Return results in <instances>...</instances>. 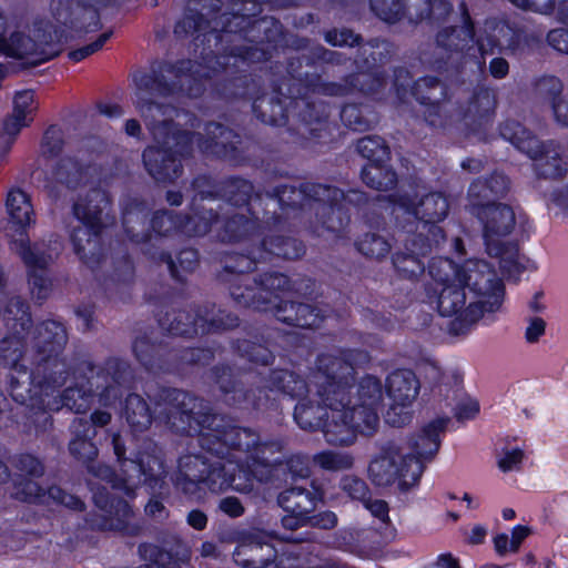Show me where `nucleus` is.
Listing matches in <instances>:
<instances>
[{
    "instance_id": "nucleus-1",
    "label": "nucleus",
    "mask_w": 568,
    "mask_h": 568,
    "mask_svg": "<svg viewBox=\"0 0 568 568\" xmlns=\"http://www.w3.org/2000/svg\"><path fill=\"white\" fill-rule=\"evenodd\" d=\"M150 131L153 144L142 151V163L159 184H172L182 176L183 162L193 156L195 138L200 151L206 156L235 165L247 159L243 136L219 122H207L205 135L183 129L172 119L152 122Z\"/></svg>"
},
{
    "instance_id": "nucleus-2",
    "label": "nucleus",
    "mask_w": 568,
    "mask_h": 568,
    "mask_svg": "<svg viewBox=\"0 0 568 568\" xmlns=\"http://www.w3.org/2000/svg\"><path fill=\"white\" fill-rule=\"evenodd\" d=\"M430 277L440 286L435 290L436 308L442 317L455 318L449 324L454 335L466 334L479 320L494 322L505 297V285L495 274H479L480 281L450 257H433Z\"/></svg>"
},
{
    "instance_id": "nucleus-3",
    "label": "nucleus",
    "mask_w": 568,
    "mask_h": 568,
    "mask_svg": "<svg viewBox=\"0 0 568 568\" xmlns=\"http://www.w3.org/2000/svg\"><path fill=\"white\" fill-rule=\"evenodd\" d=\"M290 0H210L207 16L199 10L189 9L174 26L175 37L194 36L195 40L205 33L216 40L230 36L240 40L260 44L272 54L287 47L286 31L274 17L260 16L262 4L285 7Z\"/></svg>"
},
{
    "instance_id": "nucleus-4",
    "label": "nucleus",
    "mask_w": 568,
    "mask_h": 568,
    "mask_svg": "<svg viewBox=\"0 0 568 568\" xmlns=\"http://www.w3.org/2000/svg\"><path fill=\"white\" fill-rule=\"evenodd\" d=\"M267 199L276 201L282 211L303 210L310 205L317 224L327 232L338 234L351 223L348 205L364 210L372 197L364 191L349 189L344 192L329 184L302 182L298 186L282 183L274 186Z\"/></svg>"
},
{
    "instance_id": "nucleus-5",
    "label": "nucleus",
    "mask_w": 568,
    "mask_h": 568,
    "mask_svg": "<svg viewBox=\"0 0 568 568\" xmlns=\"http://www.w3.org/2000/svg\"><path fill=\"white\" fill-rule=\"evenodd\" d=\"M288 84L291 80L285 71L278 79L271 80L272 93L267 94L261 75L237 72L234 77L215 79L212 93L225 102L251 101L252 112L258 121L272 126H283L288 122V108L292 106Z\"/></svg>"
},
{
    "instance_id": "nucleus-6",
    "label": "nucleus",
    "mask_w": 568,
    "mask_h": 568,
    "mask_svg": "<svg viewBox=\"0 0 568 568\" xmlns=\"http://www.w3.org/2000/svg\"><path fill=\"white\" fill-rule=\"evenodd\" d=\"M345 57L343 53L329 50L321 44L315 45L308 50L306 54L288 57L285 65L275 62L270 67V72L273 70L284 69L288 74L291 84L287 85L288 98L292 100V106L297 110V118L308 129L310 134L320 139V132L327 124L331 115V106L327 102L314 99L311 94L323 95L321 92L306 90V77L321 75L320 73L303 72V67H318L322 64L339 65L344 62Z\"/></svg>"
},
{
    "instance_id": "nucleus-7",
    "label": "nucleus",
    "mask_w": 568,
    "mask_h": 568,
    "mask_svg": "<svg viewBox=\"0 0 568 568\" xmlns=\"http://www.w3.org/2000/svg\"><path fill=\"white\" fill-rule=\"evenodd\" d=\"M74 385H69L61 395L62 406L80 414L90 408L94 394L104 406L112 405L122 396V388L133 385L135 375L130 364L122 357H109L101 373L94 375L87 361L78 364L72 372Z\"/></svg>"
},
{
    "instance_id": "nucleus-8",
    "label": "nucleus",
    "mask_w": 568,
    "mask_h": 568,
    "mask_svg": "<svg viewBox=\"0 0 568 568\" xmlns=\"http://www.w3.org/2000/svg\"><path fill=\"white\" fill-rule=\"evenodd\" d=\"M87 470L93 477L111 485L133 498L142 486L152 490H162L168 475L161 448L152 440L145 439L136 452L135 459L122 460L120 471L115 473L109 465L90 462Z\"/></svg>"
},
{
    "instance_id": "nucleus-9",
    "label": "nucleus",
    "mask_w": 568,
    "mask_h": 568,
    "mask_svg": "<svg viewBox=\"0 0 568 568\" xmlns=\"http://www.w3.org/2000/svg\"><path fill=\"white\" fill-rule=\"evenodd\" d=\"M111 206V194L101 187H91L72 204V214L81 225L73 227L70 241L74 254L90 270H95L103 261L101 239Z\"/></svg>"
},
{
    "instance_id": "nucleus-10",
    "label": "nucleus",
    "mask_w": 568,
    "mask_h": 568,
    "mask_svg": "<svg viewBox=\"0 0 568 568\" xmlns=\"http://www.w3.org/2000/svg\"><path fill=\"white\" fill-rule=\"evenodd\" d=\"M175 486L189 496H199L203 489L221 493L229 487L243 494L253 490L252 480L241 481L240 477L236 478L230 473L220 458L212 460L202 454L194 453L179 458Z\"/></svg>"
},
{
    "instance_id": "nucleus-11",
    "label": "nucleus",
    "mask_w": 568,
    "mask_h": 568,
    "mask_svg": "<svg viewBox=\"0 0 568 568\" xmlns=\"http://www.w3.org/2000/svg\"><path fill=\"white\" fill-rule=\"evenodd\" d=\"M499 134L519 152L535 162L538 178L560 180L568 173V160L562 155L561 146L554 140L540 141L520 122L507 119L499 124Z\"/></svg>"
},
{
    "instance_id": "nucleus-12",
    "label": "nucleus",
    "mask_w": 568,
    "mask_h": 568,
    "mask_svg": "<svg viewBox=\"0 0 568 568\" xmlns=\"http://www.w3.org/2000/svg\"><path fill=\"white\" fill-rule=\"evenodd\" d=\"M424 469L419 460L405 454L400 443L388 440L371 460L368 478L377 487H389L397 483L400 491H408L418 484Z\"/></svg>"
},
{
    "instance_id": "nucleus-13",
    "label": "nucleus",
    "mask_w": 568,
    "mask_h": 568,
    "mask_svg": "<svg viewBox=\"0 0 568 568\" xmlns=\"http://www.w3.org/2000/svg\"><path fill=\"white\" fill-rule=\"evenodd\" d=\"M354 378V364L347 357H317L311 385L314 396L332 412L352 407L349 387Z\"/></svg>"
},
{
    "instance_id": "nucleus-14",
    "label": "nucleus",
    "mask_w": 568,
    "mask_h": 568,
    "mask_svg": "<svg viewBox=\"0 0 568 568\" xmlns=\"http://www.w3.org/2000/svg\"><path fill=\"white\" fill-rule=\"evenodd\" d=\"M6 206L9 214V230L20 236L11 242L12 250L26 265L27 272L48 271L50 255L32 246L28 235V229L36 221L29 195L21 189H12L7 195Z\"/></svg>"
},
{
    "instance_id": "nucleus-15",
    "label": "nucleus",
    "mask_w": 568,
    "mask_h": 568,
    "mask_svg": "<svg viewBox=\"0 0 568 568\" xmlns=\"http://www.w3.org/2000/svg\"><path fill=\"white\" fill-rule=\"evenodd\" d=\"M200 38L195 40V34L191 36L193 38L194 43V51L196 52L200 48V57L206 61L210 62L211 58L215 59V63L224 70V74L219 77L217 79H221L223 77H231L229 74L226 67L231 63V60H233V64L242 63L246 67L251 68L252 64L255 63H265L268 62L273 54L270 49L264 48L260 44H237L236 41H241L239 37L230 36L229 38H224L223 40H216L213 36L207 34L206 38H204V32L200 33ZM190 36H180L179 38H189ZM237 72H241L237 70L232 74L234 77ZM244 73H247L246 71H243Z\"/></svg>"
},
{
    "instance_id": "nucleus-16",
    "label": "nucleus",
    "mask_w": 568,
    "mask_h": 568,
    "mask_svg": "<svg viewBox=\"0 0 568 568\" xmlns=\"http://www.w3.org/2000/svg\"><path fill=\"white\" fill-rule=\"evenodd\" d=\"M156 404L163 406L160 412L166 424L180 434H190L206 430L210 423H202L207 415H214L212 409L192 394L178 388H161L156 396Z\"/></svg>"
},
{
    "instance_id": "nucleus-17",
    "label": "nucleus",
    "mask_w": 568,
    "mask_h": 568,
    "mask_svg": "<svg viewBox=\"0 0 568 568\" xmlns=\"http://www.w3.org/2000/svg\"><path fill=\"white\" fill-rule=\"evenodd\" d=\"M202 423L210 425L197 436V444L202 450L220 459L226 458L231 450L245 453L248 458L258 442V434L252 428L229 424L216 414L207 415Z\"/></svg>"
},
{
    "instance_id": "nucleus-18",
    "label": "nucleus",
    "mask_w": 568,
    "mask_h": 568,
    "mask_svg": "<svg viewBox=\"0 0 568 568\" xmlns=\"http://www.w3.org/2000/svg\"><path fill=\"white\" fill-rule=\"evenodd\" d=\"M393 87L399 100L408 93L424 110V118L428 125L437 126L440 122L442 101L446 97V85L437 75H424L413 81L410 71L405 67L393 70Z\"/></svg>"
},
{
    "instance_id": "nucleus-19",
    "label": "nucleus",
    "mask_w": 568,
    "mask_h": 568,
    "mask_svg": "<svg viewBox=\"0 0 568 568\" xmlns=\"http://www.w3.org/2000/svg\"><path fill=\"white\" fill-rule=\"evenodd\" d=\"M150 207L145 200L129 196L121 205V224L128 240L134 244H141L142 253L156 264H166L174 277H178L176 267L172 254L152 244L150 230L145 227L150 221Z\"/></svg>"
},
{
    "instance_id": "nucleus-20",
    "label": "nucleus",
    "mask_w": 568,
    "mask_h": 568,
    "mask_svg": "<svg viewBox=\"0 0 568 568\" xmlns=\"http://www.w3.org/2000/svg\"><path fill=\"white\" fill-rule=\"evenodd\" d=\"M539 38L532 33H527L523 28L508 20L487 21L484 33L477 36L476 45L480 55L478 61L479 69L486 65V55L494 54L496 51L507 49L511 53L524 52L530 49Z\"/></svg>"
},
{
    "instance_id": "nucleus-21",
    "label": "nucleus",
    "mask_w": 568,
    "mask_h": 568,
    "mask_svg": "<svg viewBox=\"0 0 568 568\" xmlns=\"http://www.w3.org/2000/svg\"><path fill=\"white\" fill-rule=\"evenodd\" d=\"M291 291H300L296 283L284 273L272 271L254 277L250 287H233L232 298L239 306L266 313L280 300V293Z\"/></svg>"
},
{
    "instance_id": "nucleus-22",
    "label": "nucleus",
    "mask_w": 568,
    "mask_h": 568,
    "mask_svg": "<svg viewBox=\"0 0 568 568\" xmlns=\"http://www.w3.org/2000/svg\"><path fill=\"white\" fill-rule=\"evenodd\" d=\"M209 378L219 386L222 400L229 406L258 409L267 402L264 388L248 384L237 371L224 364L213 366Z\"/></svg>"
},
{
    "instance_id": "nucleus-23",
    "label": "nucleus",
    "mask_w": 568,
    "mask_h": 568,
    "mask_svg": "<svg viewBox=\"0 0 568 568\" xmlns=\"http://www.w3.org/2000/svg\"><path fill=\"white\" fill-rule=\"evenodd\" d=\"M458 9L460 11L463 24L460 27H445L436 34L437 47L446 52V58H436L432 63L433 69L439 74H444L448 71L449 67L453 64V54L462 55L470 42L476 43L477 36L475 23L467 3L465 1H460Z\"/></svg>"
},
{
    "instance_id": "nucleus-24",
    "label": "nucleus",
    "mask_w": 568,
    "mask_h": 568,
    "mask_svg": "<svg viewBox=\"0 0 568 568\" xmlns=\"http://www.w3.org/2000/svg\"><path fill=\"white\" fill-rule=\"evenodd\" d=\"M8 19L0 11V54L19 60V71L39 67L57 58V51L38 52L36 40L23 31L14 30L8 36Z\"/></svg>"
},
{
    "instance_id": "nucleus-25",
    "label": "nucleus",
    "mask_w": 568,
    "mask_h": 568,
    "mask_svg": "<svg viewBox=\"0 0 568 568\" xmlns=\"http://www.w3.org/2000/svg\"><path fill=\"white\" fill-rule=\"evenodd\" d=\"M384 85L385 77L382 72L368 71L348 73L342 78L341 82L325 81L322 75H308L304 88L321 92L325 97H347L355 92L365 95L376 94Z\"/></svg>"
},
{
    "instance_id": "nucleus-26",
    "label": "nucleus",
    "mask_w": 568,
    "mask_h": 568,
    "mask_svg": "<svg viewBox=\"0 0 568 568\" xmlns=\"http://www.w3.org/2000/svg\"><path fill=\"white\" fill-rule=\"evenodd\" d=\"M247 212L250 216L235 212L226 213L223 216L220 215L219 221L215 223H221L216 229V239L222 243H236L253 237L257 233L261 222L274 226L282 223V215L275 211L268 212L264 210L263 214L260 215L254 206H250Z\"/></svg>"
},
{
    "instance_id": "nucleus-27",
    "label": "nucleus",
    "mask_w": 568,
    "mask_h": 568,
    "mask_svg": "<svg viewBox=\"0 0 568 568\" xmlns=\"http://www.w3.org/2000/svg\"><path fill=\"white\" fill-rule=\"evenodd\" d=\"M376 430V427H366L364 417L353 407L329 412L322 429L326 442L334 446H351L357 434L372 436Z\"/></svg>"
},
{
    "instance_id": "nucleus-28",
    "label": "nucleus",
    "mask_w": 568,
    "mask_h": 568,
    "mask_svg": "<svg viewBox=\"0 0 568 568\" xmlns=\"http://www.w3.org/2000/svg\"><path fill=\"white\" fill-rule=\"evenodd\" d=\"M152 241L169 237L173 234L186 236H204L209 233V223L191 213L160 209L152 213L149 227Z\"/></svg>"
},
{
    "instance_id": "nucleus-29",
    "label": "nucleus",
    "mask_w": 568,
    "mask_h": 568,
    "mask_svg": "<svg viewBox=\"0 0 568 568\" xmlns=\"http://www.w3.org/2000/svg\"><path fill=\"white\" fill-rule=\"evenodd\" d=\"M371 10L376 17L387 23H396L407 16L406 0H368ZM423 8L416 12L418 21L445 20L453 11L448 0H422Z\"/></svg>"
},
{
    "instance_id": "nucleus-30",
    "label": "nucleus",
    "mask_w": 568,
    "mask_h": 568,
    "mask_svg": "<svg viewBox=\"0 0 568 568\" xmlns=\"http://www.w3.org/2000/svg\"><path fill=\"white\" fill-rule=\"evenodd\" d=\"M3 322L9 334L1 341V349L11 348L10 355H26L27 337L32 326V316L27 301L20 296L9 298L3 311Z\"/></svg>"
},
{
    "instance_id": "nucleus-31",
    "label": "nucleus",
    "mask_w": 568,
    "mask_h": 568,
    "mask_svg": "<svg viewBox=\"0 0 568 568\" xmlns=\"http://www.w3.org/2000/svg\"><path fill=\"white\" fill-rule=\"evenodd\" d=\"M471 214L483 224V236L489 253L495 240L508 236L516 225L514 209L505 203H474Z\"/></svg>"
},
{
    "instance_id": "nucleus-32",
    "label": "nucleus",
    "mask_w": 568,
    "mask_h": 568,
    "mask_svg": "<svg viewBox=\"0 0 568 568\" xmlns=\"http://www.w3.org/2000/svg\"><path fill=\"white\" fill-rule=\"evenodd\" d=\"M134 81L138 90L135 105L141 115L148 118L153 111L164 114L166 104L156 101L154 97L171 95L174 92V82L168 81L160 70L142 72L134 77Z\"/></svg>"
},
{
    "instance_id": "nucleus-33",
    "label": "nucleus",
    "mask_w": 568,
    "mask_h": 568,
    "mask_svg": "<svg viewBox=\"0 0 568 568\" xmlns=\"http://www.w3.org/2000/svg\"><path fill=\"white\" fill-rule=\"evenodd\" d=\"M412 232L405 242V252H395L392 255V264L400 278L414 281L425 272L424 258L430 253V245L423 233L413 232V226L407 230Z\"/></svg>"
},
{
    "instance_id": "nucleus-34",
    "label": "nucleus",
    "mask_w": 568,
    "mask_h": 568,
    "mask_svg": "<svg viewBox=\"0 0 568 568\" xmlns=\"http://www.w3.org/2000/svg\"><path fill=\"white\" fill-rule=\"evenodd\" d=\"M286 442L283 438L261 440L254 445L248 457L251 474L260 481L267 483L274 470L283 467Z\"/></svg>"
},
{
    "instance_id": "nucleus-35",
    "label": "nucleus",
    "mask_w": 568,
    "mask_h": 568,
    "mask_svg": "<svg viewBox=\"0 0 568 568\" xmlns=\"http://www.w3.org/2000/svg\"><path fill=\"white\" fill-rule=\"evenodd\" d=\"M449 417H437L426 424L418 433L412 435L404 447L405 454H409L414 460H432L440 447V435L444 434L449 424Z\"/></svg>"
},
{
    "instance_id": "nucleus-36",
    "label": "nucleus",
    "mask_w": 568,
    "mask_h": 568,
    "mask_svg": "<svg viewBox=\"0 0 568 568\" xmlns=\"http://www.w3.org/2000/svg\"><path fill=\"white\" fill-rule=\"evenodd\" d=\"M386 383L383 384L382 379L374 375H366L358 382L352 407L364 417L366 427L378 428V409L383 404Z\"/></svg>"
},
{
    "instance_id": "nucleus-37",
    "label": "nucleus",
    "mask_w": 568,
    "mask_h": 568,
    "mask_svg": "<svg viewBox=\"0 0 568 568\" xmlns=\"http://www.w3.org/2000/svg\"><path fill=\"white\" fill-rule=\"evenodd\" d=\"M286 342L284 332L266 327L248 338H236L232 345L236 355H287Z\"/></svg>"
},
{
    "instance_id": "nucleus-38",
    "label": "nucleus",
    "mask_w": 568,
    "mask_h": 568,
    "mask_svg": "<svg viewBox=\"0 0 568 568\" xmlns=\"http://www.w3.org/2000/svg\"><path fill=\"white\" fill-rule=\"evenodd\" d=\"M268 312H273L278 322L300 328L318 327L324 318L317 306L282 298L275 301Z\"/></svg>"
},
{
    "instance_id": "nucleus-39",
    "label": "nucleus",
    "mask_w": 568,
    "mask_h": 568,
    "mask_svg": "<svg viewBox=\"0 0 568 568\" xmlns=\"http://www.w3.org/2000/svg\"><path fill=\"white\" fill-rule=\"evenodd\" d=\"M191 187L194 192L189 209L193 216L204 219L209 223V232L214 223L220 219V212L214 209H206L203 205L205 200H219L221 196L220 181H216L210 174H197L191 182Z\"/></svg>"
},
{
    "instance_id": "nucleus-40",
    "label": "nucleus",
    "mask_w": 568,
    "mask_h": 568,
    "mask_svg": "<svg viewBox=\"0 0 568 568\" xmlns=\"http://www.w3.org/2000/svg\"><path fill=\"white\" fill-rule=\"evenodd\" d=\"M277 557L275 547L254 535L244 539L234 550L233 559L242 568H265Z\"/></svg>"
},
{
    "instance_id": "nucleus-41",
    "label": "nucleus",
    "mask_w": 568,
    "mask_h": 568,
    "mask_svg": "<svg viewBox=\"0 0 568 568\" xmlns=\"http://www.w3.org/2000/svg\"><path fill=\"white\" fill-rule=\"evenodd\" d=\"M260 260L253 254V252L241 253L231 252L225 254L223 258V273L221 275L223 281L229 282V291L232 296V290L235 286L250 287L253 285V278L251 273L257 270Z\"/></svg>"
},
{
    "instance_id": "nucleus-42",
    "label": "nucleus",
    "mask_w": 568,
    "mask_h": 568,
    "mask_svg": "<svg viewBox=\"0 0 568 568\" xmlns=\"http://www.w3.org/2000/svg\"><path fill=\"white\" fill-rule=\"evenodd\" d=\"M67 342L68 334L64 325L52 320L37 324L30 341L36 355H63Z\"/></svg>"
},
{
    "instance_id": "nucleus-43",
    "label": "nucleus",
    "mask_w": 568,
    "mask_h": 568,
    "mask_svg": "<svg viewBox=\"0 0 568 568\" xmlns=\"http://www.w3.org/2000/svg\"><path fill=\"white\" fill-rule=\"evenodd\" d=\"M200 314L201 305H193L190 308H173L159 318V324L172 336L193 338L201 336Z\"/></svg>"
},
{
    "instance_id": "nucleus-44",
    "label": "nucleus",
    "mask_w": 568,
    "mask_h": 568,
    "mask_svg": "<svg viewBox=\"0 0 568 568\" xmlns=\"http://www.w3.org/2000/svg\"><path fill=\"white\" fill-rule=\"evenodd\" d=\"M258 251V258L272 261L274 257L282 260L301 258L306 246L303 241L286 235L270 234L262 237Z\"/></svg>"
},
{
    "instance_id": "nucleus-45",
    "label": "nucleus",
    "mask_w": 568,
    "mask_h": 568,
    "mask_svg": "<svg viewBox=\"0 0 568 568\" xmlns=\"http://www.w3.org/2000/svg\"><path fill=\"white\" fill-rule=\"evenodd\" d=\"M420 390V382L410 369H397L386 378V392L392 402L414 404Z\"/></svg>"
},
{
    "instance_id": "nucleus-46",
    "label": "nucleus",
    "mask_w": 568,
    "mask_h": 568,
    "mask_svg": "<svg viewBox=\"0 0 568 568\" xmlns=\"http://www.w3.org/2000/svg\"><path fill=\"white\" fill-rule=\"evenodd\" d=\"M306 395V397H300L301 399L294 409V419L304 430H322L329 412L321 400L314 396V389L311 388V392Z\"/></svg>"
},
{
    "instance_id": "nucleus-47",
    "label": "nucleus",
    "mask_w": 568,
    "mask_h": 568,
    "mask_svg": "<svg viewBox=\"0 0 568 568\" xmlns=\"http://www.w3.org/2000/svg\"><path fill=\"white\" fill-rule=\"evenodd\" d=\"M220 199L224 201V204L233 207H250L252 199L254 203L258 202L260 204L263 200L258 194L253 197L254 185L250 180L235 175L220 181Z\"/></svg>"
},
{
    "instance_id": "nucleus-48",
    "label": "nucleus",
    "mask_w": 568,
    "mask_h": 568,
    "mask_svg": "<svg viewBox=\"0 0 568 568\" xmlns=\"http://www.w3.org/2000/svg\"><path fill=\"white\" fill-rule=\"evenodd\" d=\"M77 8L62 21L63 26L78 36H85L102 28L99 9L92 3L77 0Z\"/></svg>"
},
{
    "instance_id": "nucleus-49",
    "label": "nucleus",
    "mask_w": 568,
    "mask_h": 568,
    "mask_svg": "<svg viewBox=\"0 0 568 568\" xmlns=\"http://www.w3.org/2000/svg\"><path fill=\"white\" fill-rule=\"evenodd\" d=\"M424 372L426 378L436 383L432 390L434 398L445 396V399H448L447 393L454 387L458 388L463 383V374L458 369H444L430 358L425 359Z\"/></svg>"
},
{
    "instance_id": "nucleus-50",
    "label": "nucleus",
    "mask_w": 568,
    "mask_h": 568,
    "mask_svg": "<svg viewBox=\"0 0 568 568\" xmlns=\"http://www.w3.org/2000/svg\"><path fill=\"white\" fill-rule=\"evenodd\" d=\"M361 179L365 185L376 191L393 190L397 185V173L389 164V160L366 163L361 171Z\"/></svg>"
},
{
    "instance_id": "nucleus-51",
    "label": "nucleus",
    "mask_w": 568,
    "mask_h": 568,
    "mask_svg": "<svg viewBox=\"0 0 568 568\" xmlns=\"http://www.w3.org/2000/svg\"><path fill=\"white\" fill-rule=\"evenodd\" d=\"M316 494L304 487L295 486L281 491L277 505L287 514H312L316 507Z\"/></svg>"
},
{
    "instance_id": "nucleus-52",
    "label": "nucleus",
    "mask_w": 568,
    "mask_h": 568,
    "mask_svg": "<svg viewBox=\"0 0 568 568\" xmlns=\"http://www.w3.org/2000/svg\"><path fill=\"white\" fill-rule=\"evenodd\" d=\"M267 387L276 389L292 398H300L311 392L308 385L300 375L288 369H273L267 379Z\"/></svg>"
},
{
    "instance_id": "nucleus-53",
    "label": "nucleus",
    "mask_w": 568,
    "mask_h": 568,
    "mask_svg": "<svg viewBox=\"0 0 568 568\" xmlns=\"http://www.w3.org/2000/svg\"><path fill=\"white\" fill-rule=\"evenodd\" d=\"M52 174L58 183L74 190L87 182L88 168L74 156H62L55 163Z\"/></svg>"
},
{
    "instance_id": "nucleus-54",
    "label": "nucleus",
    "mask_w": 568,
    "mask_h": 568,
    "mask_svg": "<svg viewBox=\"0 0 568 568\" xmlns=\"http://www.w3.org/2000/svg\"><path fill=\"white\" fill-rule=\"evenodd\" d=\"M200 325V334L204 336L234 329L240 325V318L230 311L219 308L214 313L207 306L201 305Z\"/></svg>"
},
{
    "instance_id": "nucleus-55",
    "label": "nucleus",
    "mask_w": 568,
    "mask_h": 568,
    "mask_svg": "<svg viewBox=\"0 0 568 568\" xmlns=\"http://www.w3.org/2000/svg\"><path fill=\"white\" fill-rule=\"evenodd\" d=\"M536 85L540 91L546 90L551 98V108L556 121L568 128V97L562 95V82L556 75L541 77Z\"/></svg>"
},
{
    "instance_id": "nucleus-56",
    "label": "nucleus",
    "mask_w": 568,
    "mask_h": 568,
    "mask_svg": "<svg viewBox=\"0 0 568 568\" xmlns=\"http://www.w3.org/2000/svg\"><path fill=\"white\" fill-rule=\"evenodd\" d=\"M160 546L153 558H162L164 561L178 564L189 559L190 551L179 535L162 530L156 537Z\"/></svg>"
},
{
    "instance_id": "nucleus-57",
    "label": "nucleus",
    "mask_w": 568,
    "mask_h": 568,
    "mask_svg": "<svg viewBox=\"0 0 568 568\" xmlns=\"http://www.w3.org/2000/svg\"><path fill=\"white\" fill-rule=\"evenodd\" d=\"M496 98L493 90L485 85H478L474 89L467 106L464 110L465 118L474 120L487 119L495 112Z\"/></svg>"
},
{
    "instance_id": "nucleus-58",
    "label": "nucleus",
    "mask_w": 568,
    "mask_h": 568,
    "mask_svg": "<svg viewBox=\"0 0 568 568\" xmlns=\"http://www.w3.org/2000/svg\"><path fill=\"white\" fill-rule=\"evenodd\" d=\"M123 414L134 432H144L152 424L150 407L138 394H130L126 397Z\"/></svg>"
},
{
    "instance_id": "nucleus-59",
    "label": "nucleus",
    "mask_w": 568,
    "mask_h": 568,
    "mask_svg": "<svg viewBox=\"0 0 568 568\" xmlns=\"http://www.w3.org/2000/svg\"><path fill=\"white\" fill-rule=\"evenodd\" d=\"M449 211L447 197L442 192H430L418 201V221L442 222Z\"/></svg>"
},
{
    "instance_id": "nucleus-60",
    "label": "nucleus",
    "mask_w": 568,
    "mask_h": 568,
    "mask_svg": "<svg viewBox=\"0 0 568 568\" xmlns=\"http://www.w3.org/2000/svg\"><path fill=\"white\" fill-rule=\"evenodd\" d=\"M356 250L366 258L382 261L392 250L389 241L375 232H366L355 241Z\"/></svg>"
},
{
    "instance_id": "nucleus-61",
    "label": "nucleus",
    "mask_w": 568,
    "mask_h": 568,
    "mask_svg": "<svg viewBox=\"0 0 568 568\" xmlns=\"http://www.w3.org/2000/svg\"><path fill=\"white\" fill-rule=\"evenodd\" d=\"M313 463L326 471H346L351 470L355 464V457L346 450H322L313 456Z\"/></svg>"
},
{
    "instance_id": "nucleus-62",
    "label": "nucleus",
    "mask_w": 568,
    "mask_h": 568,
    "mask_svg": "<svg viewBox=\"0 0 568 568\" xmlns=\"http://www.w3.org/2000/svg\"><path fill=\"white\" fill-rule=\"evenodd\" d=\"M356 150L367 163L390 160V149L387 142L379 135H365L357 140Z\"/></svg>"
},
{
    "instance_id": "nucleus-63",
    "label": "nucleus",
    "mask_w": 568,
    "mask_h": 568,
    "mask_svg": "<svg viewBox=\"0 0 568 568\" xmlns=\"http://www.w3.org/2000/svg\"><path fill=\"white\" fill-rule=\"evenodd\" d=\"M343 124L353 131H367L371 120L367 118V106L362 103H345L339 112Z\"/></svg>"
},
{
    "instance_id": "nucleus-64",
    "label": "nucleus",
    "mask_w": 568,
    "mask_h": 568,
    "mask_svg": "<svg viewBox=\"0 0 568 568\" xmlns=\"http://www.w3.org/2000/svg\"><path fill=\"white\" fill-rule=\"evenodd\" d=\"M192 62L181 61L180 67L178 68V75L180 77V89L181 91L187 95L189 98H200L204 94L205 87V78L204 77H195L191 73Z\"/></svg>"
}]
</instances>
